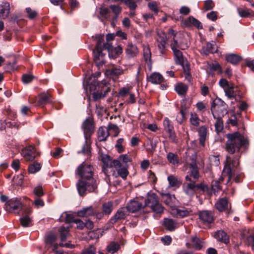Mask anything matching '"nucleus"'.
Segmentation results:
<instances>
[{
	"mask_svg": "<svg viewBox=\"0 0 254 254\" xmlns=\"http://www.w3.org/2000/svg\"><path fill=\"white\" fill-rule=\"evenodd\" d=\"M164 224L166 229L169 231L174 230L176 226V223L172 219H165Z\"/></svg>",
	"mask_w": 254,
	"mask_h": 254,
	"instance_id": "39",
	"label": "nucleus"
},
{
	"mask_svg": "<svg viewBox=\"0 0 254 254\" xmlns=\"http://www.w3.org/2000/svg\"><path fill=\"white\" fill-rule=\"evenodd\" d=\"M171 213L173 216L178 218L184 217L189 215V212L187 209H180L177 208L172 209Z\"/></svg>",
	"mask_w": 254,
	"mask_h": 254,
	"instance_id": "30",
	"label": "nucleus"
},
{
	"mask_svg": "<svg viewBox=\"0 0 254 254\" xmlns=\"http://www.w3.org/2000/svg\"><path fill=\"white\" fill-rule=\"evenodd\" d=\"M164 80L162 75L158 72H153L150 74L148 81L154 84H160Z\"/></svg>",
	"mask_w": 254,
	"mask_h": 254,
	"instance_id": "28",
	"label": "nucleus"
},
{
	"mask_svg": "<svg viewBox=\"0 0 254 254\" xmlns=\"http://www.w3.org/2000/svg\"><path fill=\"white\" fill-rule=\"evenodd\" d=\"M209 66L210 69L211 71H218L219 73H221L222 72V67L220 64L218 63H212L209 65Z\"/></svg>",
	"mask_w": 254,
	"mask_h": 254,
	"instance_id": "54",
	"label": "nucleus"
},
{
	"mask_svg": "<svg viewBox=\"0 0 254 254\" xmlns=\"http://www.w3.org/2000/svg\"><path fill=\"white\" fill-rule=\"evenodd\" d=\"M57 238L56 235L54 234H50L47 235L45 239L46 246L49 247L53 246L54 250L57 249L58 247V244L55 243Z\"/></svg>",
	"mask_w": 254,
	"mask_h": 254,
	"instance_id": "24",
	"label": "nucleus"
},
{
	"mask_svg": "<svg viewBox=\"0 0 254 254\" xmlns=\"http://www.w3.org/2000/svg\"><path fill=\"white\" fill-rule=\"evenodd\" d=\"M107 73L111 77H118L124 73V70L120 66L113 67L107 71Z\"/></svg>",
	"mask_w": 254,
	"mask_h": 254,
	"instance_id": "31",
	"label": "nucleus"
},
{
	"mask_svg": "<svg viewBox=\"0 0 254 254\" xmlns=\"http://www.w3.org/2000/svg\"><path fill=\"white\" fill-rule=\"evenodd\" d=\"M167 159L168 161L170 163L173 164V165L177 164L179 163V159L178 155L173 153H169L167 154Z\"/></svg>",
	"mask_w": 254,
	"mask_h": 254,
	"instance_id": "44",
	"label": "nucleus"
},
{
	"mask_svg": "<svg viewBox=\"0 0 254 254\" xmlns=\"http://www.w3.org/2000/svg\"><path fill=\"white\" fill-rule=\"evenodd\" d=\"M143 52L144 61L149 67H151L152 65L151 53L148 45H143Z\"/></svg>",
	"mask_w": 254,
	"mask_h": 254,
	"instance_id": "26",
	"label": "nucleus"
},
{
	"mask_svg": "<svg viewBox=\"0 0 254 254\" xmlns=\"http://www.w3.org/2000/svg\"><path fill=\"white\" fill-rule=\"evenodd\" d=\"M119 249L120 245L118 243L112 242L108 246L107 250L108 252L114 254Z\"/></svg>",
	"mask_w": 254,
	"mask_h": 254,
	"instance_id": "46",
	"label": "nucleus"
},
{
	"mask_svg": "<svg viewBox=\"0 0 254 254\" xmlns=\"http://www.w3.org/2000/svg\"><path fill=\"white\" fill-rule=\"evenodd\" d=\"M176 120L180 124H182L186 120L185 112L182 107L180 112L177 115Z\"/></svg>",
	"mask_w": 254,
	"mask_h": 254,
	"instance_id": "49",
	"label": "nucleus"
},
{
	"mask_svg": "<svg viewBox=\"0 0 254 254\" xmlns=\"http://www.w3.org/2000/svg\"><path fill=\"white\" fill-rule=\"evenodd\" d=\"M147 151L153 153L156 149V144L152 139H148L147 142Z\"/></svg>",
	"mask_w": 254,
	"mask_h": 254,
	"instance_id": "48",
	"label": "nucleus"
},
{
	"mask_svg": "<svg viewBox=\"0 0 254 254\" xmlns=\"http://www.w3.org/2000/svg\"><path fill=\"white\" fill-rule=\"evenodd\" d=\"M37 105L43 106L52 101V95L48 92H43L38 96Z\"/></svg>",
	"mask_w": 254,
	"mask_h": 254,
	"instance_id": "14",
	"label": "nucleus"
},
{
	"mask_svg": "<svg viewBox=\"0 0 254 254\" xmlns=\"http://www.w3.org/2000/svg\"><path fill=\"white\" fill-rule=\"evenodd\" d=\"M26 11L27 13V16L30 19L34 18L37 15V12L35 10H32L30 7L26 8Z\"/></svg>",
	"mask_w": 254,
	"mask_h": 254,
	"instance_id": "64",
	"label": "nucleus"
},
{
	"mask_svg": "<svg viewBox=\"0 0 254 254\" xmlns=\"http://www.w3.org/2000/svg\"><path fill=\"white\" fill-rule=\"evenodd\" d=\"M175 41L177 42L176 48H180L181 50H185L189 47V44L185 39H182L180 41L173 38V43L175 44Z\"/></svg>",
	"mask_w": 254,
	"mask_h": 254,
	"instance_id": "38",
	"label": "nucleus"
},
{
	"mask_svg": "<svg viewBox=\"0 0 254 254\" xmlns=\"http://www.w3.org/2000/svg\"><path fill=\"white\" fill-rule=\"evenodd\" d=\"M199 218L204 223L209 224L214 220V217L211 211L203 210L199 212Z\"/></svg>",
	"mask_w": 254,
	"mask_h": 254,
	"instance_id": "13",
	"label": "nucleus"
},
{
	"mask_svg": "<svg viewBox=\"0 0 254 254\" xmlns=\"http://www.w3.org/2000/svg\"><path fill=\"white\" fill-rule=\"evenodd\" d=\"M21 153L24 159L28 161H33L38 155L35 148L32 146H29L23 149Z\"/></svg>",
	"mask_w": 254,
	"mask_h": 254,
	"instance_id": "11",
	"label": "nucleus"
},
{
	"mask_svg": "<svg viewBox=\"0 0 254 254\" xmlns=\"http://www.w3.org/2000/svg\"><path fill=\"white\" fill-rule=\"evenodd\" d=\"M191 241L193 247L195 250H199L203 246L204 242L196 236L192 237Z\"/></svg>",
	"mask_w": 254,
	"mask_h": 254,
	"instance_id": "35",
	"label": "nucleus"
},
{
	"mask_svg": "<svg viewBox=\"0 0 254 254\" xmlns=\"http://www.w3.org/2000/svg\"><path fill=\"white\" fill-rule=\"evenodd\" d=\"M125 51L126 57L127 59H132L136 57L139 52L137 46L132 42L127 43Z\"/></svg>",
	"mask_w": 254,
	"mask_h": 254,
	"instance_id": "12",
	"label": "nucleus"
},
{
	"mask_svg": "<svg viewBox=\"0 0 254 254\" xmlns=\"http://www.w3.org/2000/svg\"><path fill=\"white\" fill-rule=\"evenodd\" d=\"M226 60L233 64H236L242 60V57L234 54H231L226 56Z\"/></svg>",
	"mask_w": 254,
	"mask_h": 254,
	"instance_id": "32",
	"label": "nucleus"
},
{
	"mask_svg": "<svg viewBox=\"0 0 254 254\" xmlns=\"http://www.w3.org/2000/svg\"><path fill=\"white\" fill-rule=\"evenodd\" d=\"M169 182V187H174L179 186L180 184V181L178 179L173 175H170L167 178Z\"/></svg>",
	"mask_w": 254,
	"mask_h": 254,
	"instance_id": "43",
	"label": "nucleus"
},
{
	"mask_svg": "<svg viewBox=\"0 0 254 254\" xmlns=\"http://www.w3.org/2000/svg\"><path fill=\"white\" fill-rule=\"evenodd\" d=\"M59 232L60 234L61 240L62 242H64L66 239L69 235V228L68 227L64 226L61 227L59 229Z\"/></svg>",
	"mask_w": 254,
	"mask_h": 254,
	"instance_id": "41",
	"label": "nucleus"
},
{
	"mask_svg": "<svg viewBox=\"0 0 254 254\" xmlns=\"http://www.w3.org/2000/svg\"><path fill=\"white\" fill-rule=\"evenodd\" d=\"M109 136L108 128L105 127H101L99 128L98 130V138L100 141L106 140Z\"/></svg>",
	"mask_w": 254,
	"mask_h": 254,
	"instance_id": "29",
	"label": "nucleus"
},
{
	"mask_svg": "<svg viewBox=\"0 0 254 254\" xmlns=\"http://www.w3.org/2000/svg\"><path fill=\"white\" fill-rule=\"evenodd\" d=\"M130 88L129 87H124L122 88L119 92L120 96L124 97L127 95L129 94L130 92Z\"/></svg>",
	"mask_w": 254,
	"mask_h": 254,
	"instance_id": "56",
	"label": "nucleus"
},
{
	"mask_svg": "<svg viewBox=\"0 0 254 254\" xmlns=\"http://www.w3.org/2000/svg\"><path fill=\"white\" fill-rule=\"evenodd\" d=\"M5 210L9 212H18L22 208L21 199L18 198H12L7 201L5 204Z\"/></svg>",
	"mask_w": 254,
	"mask_h": 254,
	"instance_id": "8",
	"label": "nucleus"
},
{
	"mask_svg": "<svg viewBox=\"0 0 254 254\" xmlns=\"http://www.w3.org/2000/svg\"><path fill=\"white\" fill-rule=\"evenodd\" d=\"M240 155H236L234 158L230 156L226 157L225 165L223 171V178H227V182H229L233 176V172L235 173V170L238 169L239 167V158Z\"/></svg>",
	"mask_w": 254,
	"mask_h": 254,
	"instance_id": "2",
	"label": "nucleus"
},
{
	"mask_svg": "<svg viewBox=\"0 0 254 254\" xmlns=\"http://www.w3.org/2000/svg\"><path fill=\"white\" fill-rule=\"evenodd\" d=\"M216 52L215 44L209 42L204 45L201 50V53L205 55H208L209 54L214 53Z\"/></svg>",
	"mask_w": 254,
	"mask_h": 254,
	"instance_id": "25",
	"label": "nucleus"
},
{
	"mask_svg": "<svg viewBox=\"0 0 254 254\" xmlns=\"http://www.w3.org/2000/svg\"><path fill=\"white\" fill-rule=\"evenodd\" d=\"M185 179L189 182L185 183L183 184V188L184 191L188 195L192 196L196 190H200L205 191L207 189V186L202 183L196 184L195 181L192 180L189 175L186 176Z\"/></svg>",
	"mask_w": 254,
	"mask_h": 254,
	"instance_id": "3",
	"label": "nucleus"
},
{
	"mask_svg": "<svg viewBox=\"0 0 254 254\" xmlns=\"http://www.w3.org/2000/svg\"><path fill=\"white\" fill-rule=\"evenodd\" d=\"M126 217V213L124 209H119L114 216L110 219L111 223L114 224L119 220L124 219Z\"/></svg>",
	"mask_w": 254,
	"mask_h": 254,
	"instance_id": "27",
	"label": "nucleus"
},
{
	"mask_svg": "<svg viewBox=\"0 0 254 254\" xmlns=\"http://www.w3.org/2000/svg\"><path fill=\"white\" fill-rule=\"evenodd\" d=\"M163 125L164 130L169 134L170 139L173 142H177L176 133L174 129L173 125L168 118H165L163 121Z\"/></svg>",
	"mask_w": 254,
	"mask_h": 254,
	"instance_id": "10",
	"label": "nucleus"
},
{
	"mask_svg": "<svg viewBox=\"0 0 254 254\" xmlns=\"http://www.w3.org/2000/svg\"><path fill=\"white\" fill-rule=\"evenodd\" d=\"M190 121L191 124L194 127H198L199 125L200 119L195 113H191Z\"/></svg>",
	"mask_w": 254,
	"mask_h": 254,
	"instance_id": "45",
	"label": "nucleus"
},
{
	"mask_svg": "<svg viewBox=\"0 0 254 254\" xmlns=\"http://www.w3.org/2000/svg\"><path fill=\"white\" fill-rule=\"evenodd\" d=\"M211 111L214 118H222L227 113L224 102H222L221 105L215 104L211 107Z\"/></svg>",
	"mask_w": 254,
	"mask_h": 254,
	"instance_id": "9",
	"label": "nucleus"
},
{
	"mask_svg": "<svg viewBox=\"0 0 254 254\" xmlns=\"http://www.w3.org/2000/svg\"><path fill=\"white\" fill-rule=\"evenodd\" d=\"M189 166L190 169V172L198 171V168L196 162V160L193 158L192 159L191 162L189 164Z\"/></svg>",
	"mask_w": 254,
	"mask_h": 254,
	"instance_id": "62",
	"label": "nucleus"
},
{
	"mask_svg": "<svg viewBox=\"0 0 254 254\" xmlns=\"http://www.w3.org/2000/svg\"><path fill=\"white\" fill-rule=\"evenodd\" d=\"M127 208L131 212H135L140 210L141 209H143V212H145V207H142L141 203L136 200L130 201L127 205Z\"/></svg>",
	"mask_w": 254,
	"mask_h": 254,
	"instance_id": "17",
	"label": "nucleus"
},
{
	"mask_svg": "<svg viewBox=\"0 0 254 254\" xmlns=\"http://www.w3.org/2000/svg\"><path fill=\"white\" fill-rule=\"evenodd\" d=\"M109 13V9L108 7L102 6L99 8L100 17H99V18L102 22H103L104 20L109 18L108 15Z\"/></svg>",
	"mask_w": 254,
	"mask_h": 254,
	"instance_id": "36",
	"label": "nucleus"
},
{
	"mask_svg": "<svg viewBox=\"0 0 254 254\" xmlns=\"http://www.w3.org/2000/svg\"><path fill=\"white\" fill-rule=\"evenodd\" d=\"M77 174L80 177V180H95L93 178V168L90 164L83 162L77 169Z\"/></svg>",
	"mask_w": 254,
	"mask_h": 254,
	"instance_id": "6",
	"label": "nucleus"
},
{
	"mask_svg": "<svg viewBox=\"0 0 254 254\" xmlns=\"http://www.w3.org/2000/svg\"><path fill=\"white\" fill-rule=\"evenodd\" d=\"M10 11V6L8 2L4 1L0 4V18L5 19L8 17Z\"/></svg>",
	"mask_w": 254,
	"mask_h": 254,
	"instance_id": "19",
	"label": "nucleus"
},
{
	"mask_svg": "<svg viewBox=\"0 0 254 254\" xmlns=\"http://www.w3.org/2000/svg\"><path fill=\"white\" fill-rule=\"evenodd\" d=\"M81 254H96V249L93 246H90L82 251Z\"/></svg>",
	"mask_w": 254,
	"mask_h": 254,
	"instance_id": "60",
	"label": "nucleus"
},
{
	"mask_svg": "<svg viewBox=\"0 0 254 254\" xmlns=\"http://www.w3.org/2000/svg\"><path fill=\"white\" fill-rule=\"evenodd\" d=\"M101 160L104 164L103 171L105 174L107 173V168H115L117 169L122 167L120 161L118 160H112L110 157L108 155H102Z\"/></svg>",
	"mask_w": 254,
	"mask_h": 254,
	"instance_id": "7",
	"label": "nucleus"
},
{
	"mask_svg": "<svg viewBox=\"0 0 254 254\" xmlns=\"http://www.w3.org/2000/svg\"><path fill=\"white\" fill-rule=\"evenodd\" d=\"M227 138L225 149L230 154L239 153L241 147L248 143L247 139L238 132L227 134Z\"/></svg>",
	"mask_w": 254,
	"mask_h": 254,
	"instance_id": "1",
	"label": "nucleus"
},
{
	"mask_svg": "<svg viewBox=\"0 0 254 254\" xmlns=\"http://www.w3.org/2000/svg\"><path fill=\"white\" fill-rule=\"evenodd\" d=\"M41 168V164L35 162L29 165L28 171L30 173L34 174L38 172Z\"/></svg>",
	"mask_w": 254,
	"mask_h": 254,
	"instance_id": "42",
	"label": "nucleus"
},
{
	"mask_svg": "<svg viewBox=\"0 0 254 254\" xmlns=\"http://www.w3.org/2000/svg\"><path fill=\"white\" fill-rule=\"evenodd\" d=\"M214 6V3L212 0H207L204 2V9L205 11L212 9Z\"/></svg>",
	"mask_w": 254,
	"mask_h": 254,
	"instance_id": "59",
	"label": "nucleus"
},
{
	"mask_svg": "<svg viewBox=\"0 0 254 254\" xmlns=\"http://www.w3.org/2000/svg\"><path fill=\"white\" fill-rule=\"evenodd\" d=\"M118 172V174L120 176H121L123 179H126L127 176L128 174V172L127 171V169L126 167H123V168H118L117 169H116Z\"/></svg>",
	"mask_w": 254,
	"mask_h": 254,
	"instance_id": "50",
	"label": "nucleus"
},
{
	"mask_svg": "<svg viewBox=\"0 0 254 254\" xmlns=\"http://www.w3.org/2000/svg\"><path fill=\"white\" fill-rule=\"evenodd\" d=\"M108 129H110V130H112L114 131V132H115L114 136H115V137L117 136L120 132V130L119 128L116 125H115V124H109Z\"/></svg>",
	"mask_w": 254,
	"mask_h": 254,
	"instance_id": "58",
	"label": "nucleus"
},
{
	"mask_svg": "<svg viewBox=\"0 0 254 254\" xmlns=\"http://www.w3.org/2000/svg\"><path fill=\"white\" fill-rule=\"evenodd\" d=\"M168 41L157 40V47L161 55H165L167 51Z\"/></svg>",
	"mask_w": 254,
	"mask_h": 254,
	"instance_id": "40",
	"label": "nucleus"
},
{
	"mask_svg": "<svg viewBox=\"0 0 254 254\" xmlns=\"http://www.w3.org/2000/svg\"><path fill=\"white\" fill-rule=\"evenodd\" d=\"M110 8L115 14V20L117 21L118 17L122 11V8L120 6L116 5H111Z\"/></svg>",
	"mask_w": 254,
	"mask_h": 254,
	"instance_id": "47",
	"label": "nucleus"
},
{
	"mask_svg": "<svg viewBox=\"0 0 254 254\" xmlns=\"http://www.w3.org/2000/svg\"><path fill=\"white\" fill-rule=\"evenodd\" d=\"M176 41H175V44H171V47L173 52L174 55V59L176 64H183L184 62V57L182 52L176 48Z\"/></svg>",
	"mask_w": 254,
	"mask_h": 254,
	"instance_id": "15",
	"label": "nucleus"
},
{
	"mask_svg": "<svg viewBox=\"0 0 254 254\" xmlns=\"http://www.w3.org/2000/svg\"><path fill=\"white\" fill-rule=\"evenodd\" d=\"M188 90V85L182 83H179L175 86V90L177 92V93L180 95H186Z\"/></svg>",
	"mask_w": 254,
	"mask_h": 254,
	"instance_id": "34",
	"label": "nucleus"
},
{
	"mask_svg": "<svg viewBox=\"0 0 254 254\" xmlns=\"http://www.w3.org/2000/svg\"><path fill=\"white\" fill-rule=\"evenodd\" d=\"M112 203L111 202L105 203L103 205V212L107 214H109L112 211Z\"/></svg>",
	"mask_w": 254,
	"mask_h": 254,
	"instance_id": "52",
	"label": "nucleus"
},
{
	"mask_svg": "<svg viewBox=\"0 0 254 254\" xmlns=\"http://www.w3.org/2000/svg\"><path fill=\"white\" fill-rule=\"evenodd\" d=\"M199 143L203 146L205 145V142L207 135V128L205 126L200 127L197 130Z\"/></svg>",
	"mask_w": 254,
	"mask_h": 254,
	"instance_id": "21",
	"label": "nucleus"
},
{
	"mask_svg": "<svg viewBox=\"0 0 254 254\" xmlns=\"http://www.w3.org/2000/svg\"><path fill=\"white\" fill-rule=\"evenodd\" d=\"M214 238L218 241L225 244L229 243V237L227 233L222 230H218L215 232Z\"/></svg>",
	"mask_w": 254,
	"mask_h": 254,
	"instance_id": "22",
	"label": "nucleus"
},
{
	"mask_svg": "<svg viewBox=\"0 0 254 254\" xmlns=\"http://www.w3.org/2000/svg\"><path fill=\"white\" fill-rule=\"evenodd\" d=\"M149 207L151 210L157 213H161L164 211V207L159 203L158 196L154 193L149 194L145 200V207Z\"/></svg>",
	"mask_w": 254,
	"mask_h": 254,
	"instance_id": "5",
	"label": "nucleus"
},
{
	"mask_svg": "<svg viewBox=\"0 0 254 254\" xmlns=\"http://www.w3.org/2000/svg\"><path fill=\"white\" fill-rule=\"evenodd\" d=\"M95 210L93 207L89 206L82 208L81 210L77 211V216L80 217H88L94 215Z\"/></svg>",
	"mask_w": 254,
	"mask_h": 254,
	"instance_id": "23",
	"label": "nucleus"
},
{
	"mask_svg": "<svg viewBox=\"0 0 254 254\" xmlns=\"http://www.w3.org/2000/svg\"><path fill=\"white\" fill-rule=\"evenodd\" d=\"M76 187L79 194L80 196H84L87 192L94 191L97 189V184L95 180H79Z\"/></svg>",
	"mask_w": 254,
	"mask_h": 254,
	"instance_id": "4",
	"label": "nucleus"
},
{
	"mask_svg": "<svg viewBox=\"0 0 254 254\" xmlns=\"http://www.w3.org/2000/svg\"><path fill=\"white\" fill-rule=\"evenodd\" d=\"M82 127L84 129L85 137L87 138V135L93 132L94 127L92 119L90 118L86 119L83 124Z\"/></svg>",
	"mask_w": 254,
	"mask_h": 254,
	"instance_id": "18",
	"label": "nucleus"
},
{
	"mask_svg": "<svg viewBox=\"0 0 254 254\" xmlns=\"http://www.w3.org/2000/svg\"><path fill=\"white\" fill-rule=\"evenodd\" d=\"M33 192L37 197H40L44 195V192L41 186H37L34 188Z\"/></svg>",
	"mask_w": 254,
	"mask_h": 254,
	"instance_id": "57",
	"label": "nucleus"
},
{
	"mask_svg": "<svg viewBox=\"0 0 254 254\" xmlns=\"http://www.w3.org/2000/svg\"><path fill=\"white\" fill-rule=\"evenodd\" d=\"M185 24L187 26H190L192 25L198 28L201 29L202 28L201 22L192 17H189L185 21Z\"/></svg>",
	"mask_w": 254,
	"mask_h": 254,
	"instance_id": "33",
	"label": "nucleus"
},
{
	"mask_svg": "<svg viewBox=\"0 0 254 254\" xmlns=\"http://www.w3.org/2000/svg\"><path fill=\"white\" fill-rule=\"evenodd\" d=\"M34 78V76L30 74H25L22 76V81L25 84L30 83Z\"/></svg>",
	"mask_w": 254,
	"mask_h": 254,
	"instance_id": "61",
	"label": "nucleus"
},
{
	"mask_svg": "<svg viewBox=\"0 0 254 254\" xmlns=\"http://www.w3.org/2000/svg\"><path fill=\"white\" fill-rule=\"evenodd\" d=\"M21 225L24 227H27L30 226L31 223V219L27 216H24L20 219Z\"/></svg>",
	"mask_w": 254,
	"mask_h": 254,
	"instance_id": "51",
	"label": "nucleus"
},
{
	"mask_svg": "<svg viewBox=\"0 0 254 254\" xmlns=\"http://www.w3.org/2000/svg\"><path fill=\"white\" fill-rule=\"evenodd\" d=\"M103 48H95L93 53L94 57V61L97 65L100 66L105 63V55L102 53Z\"/></svg>",
	"mask_w": 254,
	"mask_h": 254,
	"instance_id": "16",
	"label": "nucleus"
},
{
	"mask_svg": "<svg viewBox=\"0 0 254 254\" xmlns=\"http://www.w3.org/2000/svg\"><path fill=\"white\" fill-rule=\"evenodd\" d=\"M124 141V138H120L117 140V143L115 145V147L119 153L123 152L124 150V148L122 145Z\"/></svg>",
	"mask_w": 254,
	"mask_h": 254,
	"instance_id": "55",
	"label": "nucleus"
},
{
	"mask_svg": "<svg viewBox=\"0 0 254 254\" xmlns=\"http://www.w3.org/2000/svg\"><path fill=\"white\" fill-rule=\"evenodd\" d=\"M216 208L220 212L228 209V201L226 198H219L215 204Z\"/></svg>",
	"mask_w": 254,
	"mask_h": 254,
	"instance_id": "20",
	"label": "nucleus"
},
{
	"mask_svg": "<svg viewBox=\"0 0 254 254\" xmlns=\"http://www.w3.org/2000/svg\"><path fill=\"white\" fill-rule=\"evenodd\" d=\"M216 122L215 124V129L217 132L221 131L223 128V123L222 118H215Z\"/></svg>",
	"mask_w": 254,
	"mask_h": 254,
	"instance_id": "53",
	"label": "nucleus"
},
{
	"mask_svg": "<svg viewBox=\"0 0 254 254\" xmlns=\"http://www.w3.org/2000/svg\"><path fill=\"white\" fill-rule=\"evenodd\" d=\"M131 10H134L136 8L137 5L134 1L131 0H125L124 2Z\"/></svg>",
	"mask_w": 254,
	"mask_h": 254,
	"instance_id": "63",
	"label": "nucleus"
},
{
	"mask_svg": "<svg viewBox=\"0 0 254 254\" xmlns=\"http://www.w3.org/2000/svg\"><path fill=\"white\" fill-rule=\"evenodd\" d=\"M224 90L226 96L228 98L232 99L235 98L234 85L233 83H230Z\"/></svg>",
	"mask_w": 254,
	"mask_h": 254,
	"instance_id": "37",
	"label": "nucleus"
}]
</instances>
